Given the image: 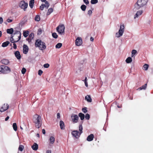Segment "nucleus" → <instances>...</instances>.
<instances>
[{
	"instance_id": "34",
	"label": "nucleus",
	"mask_w": 153,
	"mask_h": 153,
	"mask_svg": "<svg viewBox=\"0 0 153 153\" xmlns=\"http://www.w3.org/2000/svg\"><path fill=\"white\" fill-rule=\"evenodd\" d=\"M29 34V32L28 31H24L23 33V36L25 37H26Z\"/></svg>"
},
{
	"instance_id": "23",
	"label": "nucleus",
	"mask_w": 153,
	"mask_h": 153,
	"mask_svg": "<svg viewBox=\"0 0 153 153\" xmlns=\"http://www.w3.org/2000/svg\"><path fill=\"white\" fill-rule=\"evenodd\" d=\"M85 99L88 102H91L92 101L91 99L90 96L89 95H87L85 97Z\"/></svg>"
},
{
	"instance_id": "28",
	"label": "nucleus",
	"mask_w": 153,
	"mask_h": 153,
	"mask_svg": "<svg viewBox=\"0 0 153 153\" xmlns=\"http://www.w3.org/2000/svg\"><path fill=\"white\" fill-rule=\"evenodd\" d=\"M9 42L8 41H7L4 42L2 44V46L3 47H7L9 44Z\"/></svg>"
},
{
	"instance_id": "58",
	"label": "nucleus",
	"mask_w": 153,
	"mask_h": 153,
	"mask_svg": "<svg viewBox=\"0 0 153 153\" xmlns=\"http://www.w3.org/2000/svg\"><path fill=\"white\" fill-rule=\"evenodd\" d=\"M9 116H7V117L5 119V120L6 121H7V120H8V119H9Z\"/></svg>"
},
{
	"instance_id": "56",
	"label": "nucleus",
	"mask_w": 153,
	"mask_h": 153,
	"mask_svg": "<svg viewBox=\"0 0 153 153\" xmlns=\"http://www.w3.org/2000/svg\"><path fill=\"white\" fill-rule=\"evenodd\" d=\"M42 132L43 134H45V131L44 129H43L42 130Z\"/></svg>"
},
{
	"instance_id": "13",
	"label": "nucleus",
	"mask_w": 153,
	"mask_h": 153,
	"mask_svg": "<svg viewBox=\"0 0 153 153\" xmlns=\"http://www.w3.org/2000/svg\"><path fill=\"white\" fill-rule=\"evenodd\" d=\"M23 52L24 54H27L28 51V46L26 45H24L23 47Z\"/></svg>"
},
{
	"instance_id": "18",
	"label": "nucleus",
	"mask_w": 153,
	"mask_h": 153,
	"mask_svg": "<svg viewBox=\"0 0 153 153\" xmlns=\"http://www.w3.org/2000/svg\"><path fill=\"white\" fill-rule=\"evenodd\" d=\"M143 13V11L142 10H139L136 13L134 17V18L135 19L138 17V16L140 15Z\"/></svg>"
},
{
	"instance_id": "27",
	"label": "nucleus",
	"mask_w": 153,
	"mask_h": 153,
	"mask_svg": "<svg viewBox=\"0 0 153 153\" xmlns=\"http://www.w3.org/2000/svg\"><path fill=\"white\" fill-rule=\"evenodd\" d=\"M53 11V9L52 8H51L48 10V12L47 13V15H49Z\"/></svg>"
},
{
	"instance_id": "52",
	"label": "nucleus",
	"mask_w": 153,
	"mask_h": 153,
	"mask_svg": "<svg viewBox=\"0 0 153 153\" xmlns=\"http://www.w3.org/2000/svg\"><path fill=\"white\" fill-rule=\"evenodd\" d=\"M3 22V19L2 17H0V24H1Z\"/></svg>"
},
{
	"instance_id": "3",
	"label": "nucleus",
	"mask_w": 153,
	"mask_h": 153,
	"mask_svg": "<svg viewBox=\"0 0 153 153\" xmlns=\"http://www.w3.org/2000/svg\"><path fill=\"white\" fill-rule=\"evenodd\" d=\"M148 0H138L137 2L134 5V8L136 9H138L146 5Z\"/></svg>"
},
{
	"instance_id": "25",
	"label": "nucleus",
	"mask_w": 153,
	"mask_h": 153,
	"mask_svg": "<svg viewBox=\"0 0 153 153\" xmlns=\"http://www.w3.org/2000/svg\"><path fill=\"white\" fill-rule=\"evenodd\" d=\"M13 32V28L8 29L7 30V33L10 34H12Z\"/></svg>"
},
{
	"instance_id": "31",
	"label": "nucleus",
	"mask_w": 153,
	"mask_h": 153,
	"mask_svg": "<svg viewBox=\"0 0 153 153\" xmlns=\"http://www.w3.org/2000/svg\"><path fill=\"white\" fill-rule=\"evenodd\" d=\"M147 87V84H145L144 85L142 86L141 87L138 88V89L140 90H142L143 89L145 90L146 89Z\"/></svg>"
},
{
	"instance_id": "35",
	"label": "nucleus",
	"mask_w": 153,
	"mask_h": 153,
	"mask_svg": "<svg viewBox=\"0 0 153 153\" xmlns=\"http://www.w3.org/2000/svg\"><path fill=\"white\" fill-rule=\"evenodd\" d=\"M82 81H83L85 83V85L86 87H88V84L87 82V78L86 77H85V79L82 80Z\"/></svg>"
},
{
	"instance_id": "7",
	"label": "nucleus",
	"mask_w": 153,
	"mask_h": 153,
	"mask_svg": "<svg viewBox=\"0 0 153 153\" xmlns=\"http://www.w3.org/2000/svg\"><path fill=\"white\" fill-rule=\"evenodd\" d=\"M65 27L63 24L60 25L56 28L57 31L59 34H62L64 33Z\"/></svg>"
},
{
	"instance_id": "16",
	"label": "nucleus",
	"mask_w": 153,
	"mask_h": 153,
	"mask_svg": "<svg viewBox=\"0 0 153 153\" xmlns=\"http://www.w3.org/2000/svg\"><path fill=\"white\" fill-rule=\"evenodd\" d=\"M32 149L35 151L37 150L38 148V145L36 143H34L31 146Z\"/></svg>"
},
{
	"instance_id": "41",
	"label": "nucleus",
	"mask_w": 153,
	"mask_h": 153,
	"mask_svg": "<svg viewBox=\"0 0 153 153\" xmlns=\"http://www.w3.org/2000/svg\"><path fill=\"white\" fill-rule=\"evenodd\" d=\"M98 2V0H91V2L92 4H95Z\"/></svg>"
},
{
	"instance_id": "38",
	"label": "nucleus",
	"mask_w": 153,
	"mask_h": 153,
	"mask_svg": "<svg viewBox=\"0 0 153 153\" xmlns=\"http://www.w3.org/2000/svg\"><path fill=\"white\" fill-rule=\"evenodd\" d=\"M35 20L36 21H39L40 20V18L39 16L36 15L35 18Z\"/></svg>"
},
{
	"instance_id": "64",
	"label": "nucleus",
	"mask_w": 153,
	"mask_h": 153,
	"mask_svg": "<svg viewBox=\"0 0 153 153\" xmlns=\"http://www.w3.org/2000/svg\"><path fill=\"white\" fill-rule=\"evenodd\" d=\"M117 107H118V108H120V107H119V106H117Z\"/></svg>"
},
{
	"instance_id": "53",
	"label": "nucleus",
	"mask_w": 153,
	"mask_h": 153,
	"mask_svg": "<svg viewBox=\"0 0 153 153\" xmlns=\"http://www.w3.org/2000/svg\"><path fill=\"white\" fill-rule=\"evenodd\" d=\"M2 65L0 66V72L1 73H2Z\"/></svg>"
},
{
	"instance_id": "36",
	"label": "nucleus",
	"mask_w": 153,
	"mask_h": 153,
	"mask_svg": "<svg viewBox=\"0 0 153 153\" xmlns=\"http://www.w3.org/2000/svg\"><path fill=\"white\" fill-rule=\"evenodd\" d=\"M24 149V146L22 145H20L18 148V149L19 151L21 152Z\"/></svg>"
},
{
	"instance_id": "42",
	"label": "nucleus",
	"mask_w": 153,
	"mask_h": 153,
	"mask_svg": "<svg viewBox=\"0 0 153 153\" xmlns=\"http://www.w3.org/2000/svg\"><path fill=\"white\" fill-rule=\"evenodd\" d=\"M82 111L85 113H86L87 111V108L86 107H85L82 108Z\"/></svg>"
},
{
	"instance_id": "60",
	"label": "nucleus",
	"mask_w": 153,
	"mask_h": 153,
	"mask_svg": "<svg viewBox=\"0 0 153 153\" xmlns=\"http://www.w3.org/2000/svg\"><path fill=\"white\" fill-rule=\"evenodd\" d=\"M2 35V32L1 31H0V37Z\"/></svg>"
},
{
	"instance_id": "33",
	"label": "nucleus",
	"mask_w": 153,
	"mask_h": 153,
	"mask_svg": "<svg viewBox=\"0 0 153 153\" xmlns=\"http://www.w3.org/2000/svg\"><path fill=\"white\" fill-rule=\"evenodd\" d=\"M62 44L61 43H57L55 47L56 48H59L62 46Z\"/></svg>"
},
{
	"instance_id": "43",
	"label": "nucleus",
	"mask_w": 153,
	"mask_h": 153,
	"mask_svg": "<svg viewBox=\"0 0 153 153\" xmlns=\"http://www.w3.org/2000/svg\"><path fill=\"white\" fill-rule=\"evenodd\" d=\"M21 71H22V73L23 74H25L26 71V69L24 68H23L22 69Z\"/></svg>"
},
{
	"instance_id": "9",
	"label": "nucleus",
	"mask_w": 153,
	"mask_h": 153,
	"mask_svg": "<svg viewBox=\"0 0 153 153\" xmlns=\"http://www.w3.org/2000/svg\"><path fill=\"white\" fill-rule=\"evenodd\" d=\"M11 72L10 68L7 66L2 65V74H7Z\"/></svg>"
},
{
	"instance_id": "51",
	"label": "nucleus",
	"mask_w": 153,
	"mask_h": 153,
	"mask_svg": "<svg viewBox=\"0 0 153 153\" xmlns=\"http://www.w3.org/2000/svg\"><path fill=\"white\" fill-rule=\"evenodd\" d=\"M13 21V20L10 19H7V22L8 23H10Z\"/></svg>"
},
{
	"instance_id": "50",
	"label": "nucleus",
	"mask_w": 153,
	"mask_h": 153,
	"mask_svg": "<svg viewBox=\"0 0 153 153\" xmlns=\"http://www.w3.org/2000/svg\"><path fill=\"white\" fill-rule=\"evenodd\" d=\"M42 33V30L41 29H39L38 31V34L40 35Z\"/></svg>"
},
{
	"instance_id": "48",
	"label": "nucleus",
	"mask_w": 153,
	"mask_h": 153,
	"mask_svg": "<svg viewBox=\"0 0 153 153\" xmlns=\"http://www.w3.org/2000/svg\"><path fill=\"white\" fill-rule=\"evenodd\" d=\"M42 73H43V72L41 70H39L38 74L39 75H40V76L41 75H42Z\"/></svg>"
},
{
	"instance_id": "2",
	"label": "nucleus",
	"mask_w": 153,
	"mask_h": 153,
	"mask_svg": "<svg viewBox=\"0 0 153 153\" xmlns=\"http://www.w3.org/2000/svg\"><path fill=\"white\" fill-rule=\"evenodd\" d=\"M35 47H37L41 51H43L46 48V45L45 43L40 39H37L36 40L35 43Z\"/></svg>"
},
{
	"instance_id": "37",
	"label": "nucleus",
	"mask_w": 153,
	"mask_h": 153,
	"mask_svg": "<svg viewBox=\"0 0 153 153\" xmlns=\"http://www.w3.org/2000/svg\"><path fill=\"white\" fill-rule=\"evenodd\" d=\"M86 6L85 5H82L81 6V8L82 11H84L86 9Z\"/></svg>"
},
{
	"instance_id": "26",
	"label": "nucleus",
	"mask_w": 153,
	"mask_h": 153,
	"mask_svg": "<svg viewBox=\"0 0 153 153\" xmlns=\"http://www.w3.org/2000/svg\"><path fill=\"white\" fill-rule=\"evenodd\" d=\"M79 116L81 120H83L85 118L84 114L82 113H80L79 114Z\"/></svg>"
},
{
	"instance_id": "29",
	"label": "nucleus",
	"mask_w": 153,
	"mask_h": 153,
	"mask_svg": "<svg viewBox=\"0 0 153 153\" xmlns=\"http://www.w3.org/2000/svg\"><path fill=\"white\" fill-rule=\"evenodd\" d=\"M43 5L45 8L48 9L49 6L50 4L47 1H46L45 4H43Z\"/></svg>"
},
{
	"instance_id": "1",
	"label": "nucleus",
	"mask_w": 153,
	"mask_h": 153,
	"mask_svg": "<svg viewBox=\"0 0 153 153\" xmlns=\"http://www.w3.org/2000/svg\"><path fill=\"white\" fill-rule=\"evenodd\" d=\"M33 122L35 123L36 127L39 128L42 125L41 117L38 114L34 115L33 119Z\"/></svg>"
},
{
	"instance_id": "21",
	"label": "nucleus",
	"mask_w": 153,
	"mask_h": 153,
	"mask_svg": "<svg viewBox=\"0 0 153 153\" xmlns=\"http://www.w3.org/2000/svg\"><path fill=\"white\" fill-rule=\"evenodd\" d=\"M34 3V0H30L29 2V5L30 7L33 8Z\"/></svg>"
},
{
	"instance_id": "57",
	"label": "nucleus",
	"mask_w": 153,
	"mask_h": 153,
	"mask_svg": "<svg viewBox=\"0 0 153 153\" xmlns=\"http://www.w3.org/2000/svg\"><path fill=\"white\" fill-rule=\"evenodd\" d=\"M46 153H51V151L50 150H48L46 151Z\"/></svg>"
},
{
	"instance_id": "63",
	"label": "nucleus",
	"mask_w": 153,
	"mask_h": 153,
	"mask_svg": "<svg viewBox=\"0 0 153 153\" xmlns=\"http://www.w3.org/2000/svg\"><path fill=\"white\" fill-rule=\"evenodd\" d=\"M20 128L22 129V130H23V128L21 127H20Z\"/></svg>"
},
{
	"instance_id": "45",
	"label": "nucleus",
	"mask_w": 153,
	"mask_h": 153,
	"mask_svg": "<svg viewBox=\"0 0 153 153\" xmlns=\"http://www.w3.org/2000/svg\"><path fill=\"white\" fill-rule=\"evenodd\" d=\"M85 118L87 120H89L90 118V115L88 114H86L85 116Z\"/></svg>"
},
{
	"instance_id": "39",
	"label": "nucleus",
	"mask_w": 153,
	"mask_h": 153,
	"mask_svg": "<svg viewBox=\"0 0 153 153\" xmlns=\"http://www.w3.org/2000/svg\"><path fill=\"white\" fill-rule=\"evenodd\" d=\"M144 70H147L149 67V65L147 64H145L143 66Z\"/></svg>"
},
{
	"instance_id": "19",
	"label": "nucleus",
	"mask_w": 153,
	"mask_h": 153,
	"mask_svg": "<svg viewBox=\"0 0 153 153\" xmlns=\"http://www.w3.org/2000/svg\"><path fill=\"white\" fill-rule=\"evenodd\" d=\"M59 125L61 129L64 130L65 129V124L61 120L60 121Z\"/></svg>"
},
{
	"instance_id": "6",
	"label": "nucleus",
	"mask_w": 153,
	"mask_h": 153,
	"mask_svg": "<svg viewBox=\"0 0 153 153\" xmlns=\"http://www.w3.org/2000/svg\"><path fill=\"white\" fill-rule=\"evenodd\" d=\"M15 35H17V36L18 38V39L17 40H14V39L13 38V36H12L10 38V41L12 43H15L18 42L19 40L21 38V34L20 31H15L14 33Z\"/></svg>"
},
{
	"instance_id": "40",
	"label": "nucleus",
	"mask_w": 153,
	"mask_h": 153,
	"mask_svg": "<svg viewBox=\"0 0 153 153\" xmlns=\"http://www.w3.org/2000/svg\"><path fill=\"white\" fill-rule=\"evenodd\" d=\"M52 36L55 39H56L58 37V35L56 33H52Z\"/></svg>"
},
{
	"instance_id": "4",
	"label": "nucleus",
	"mask_w": 153,
	"mask_h": 153,
	"mask_svg": "<svg viewBox=\"0 0 153 153\" xmlns=\"http://www.w3.org/2000/svg\"><path fill=\"white\" fill-rule=\"evenodd\" d=\"M82 125H79V132L77 130H74L72 132V135L76 138H79L80 134L82 132Z\"/></svg>"
},
{
	"instance_id": "32",
	"label": "nucleus",
	"mask_w": 153,
	"mask_h": 153,
	"mask_svg": "<svg viewBox=\"0 0 153 153\" xmlns=\"http://www.w3.org/2000/svg\"><path fill=\"white\" fill-rule=\"evenodd\" d=\"M137 51L135 50H133L131 51V57H133L137 53Z\"/></svg>"
},
{
	"instance_id": "22",
	"label": "nucleus",
	"mask_w": 153,
	"mask_h": 153,
	"mask_svg": "<svg viewBox=\"0 0 153 153\" xmlns=\"http://www.w3.org/2000/svg\"><path fill=\"white\" fill-rule=\"evenodd\" d=\"M34 36V34L33 33H31L29 36V38L28 39V41L30 42L31 40L33 38Z\"/></svg>"
},
{
	"instance_id": "10",
	"label": "nucleus",
	"mask_w": 153,
	"mask_h": 153,
	"mask_svg": "<svg viewBox=\"0 0 153 153\" xmlns=\"http://www.w3.org/2000/svg\"><path fill=\"white\" fill-rule=\"evenodd\" d=\"M71 117L72 121L74 123H77L78 122L79 117L77 115L72 114L71 115Z\"/></svg>"
},
{
	"instance_id": "61",
	"label": "nucleus",
	"mask_w": 153,
	"mask_h": 153,
	"mask_svg": "<svg viewBox=\"0 0 153 153\" xmlns=\"http://www.w3.org/2000/svg\"><path fill=\"white\" fill-rule=\"evenodd\" d=\"M46 0H41V1L42 2H45Z\"/></svg>"
},
{
	"instance_id": "59",
	"label": "nucleus",
	"mask_w": 153,
	"mask_h": 153,
	"mask_svg": "<svg viewBox=\"0 0 153 153\" xmlns=\"http://www.w3.org/2000/svg\"><path fill=\"white\" fill-rule=\"evenodd\" d=\"M90 39L91 41L93 42L94 40V39L93 37H91L90 38Z\"/></svg>"
},
{
	"instance_id": "12",
	"label": "nucleus",
	"mask_w": 153,
	"mask_h": 153,
	"mask_svg": "<svg viewBox=\"0 0 153 153\" xmlns=\"http://www.w3.org/2000/svg\"><path fill=\"white\" fill-rule=\"evenodd\" d=\"M9 107V105L7 104H4L0 109V111L1 112H3L6 110Z\"/></svg>"
},
{
	"instance_id": "54",
	"label": "nucleus",
	"mask_w": 153,
	"mask_h": 153,
	"mask_svg": "<svg viewBox=\"0 0 153 153\" xmlns=\"http://www.w3.org/2000/svg\"><path fill=\"white\" fill-rule=\"evenodd\" d=\"M13 48L14 49H16L17 48L16 45L14 43L13 44Z\"/></svg>"
},
{
	"instance_id": "15",
	"label": "nucleus",
	"mask_w": 153,
	"mask_h": 153,
	"mask_svg": "<svg viewBox=\"0 0 153 153\" xmlns=\"http://www.w3.org/2000/svg\"><path fill=\"white\" fill-rule=\"evenodd\" d=\"M94 137V134H91L88 136L87 138V140L88 141H91L93 140Z\"/></svg>"
},
{
	"instance_id": "47",
	"label": "nucleus",
	"mask_w": 153,
	"mask_h": 153,
	"mask_svg": "<svg viewBox=\"0 0 153 153\" xmlns=\"http://www.w3.org/2000/svg\"><path fill=\"white\" fill-rule=\"evenodd\" d=\"M45 7L43 5V4H42L40 7V9L41 10H43L44 9V8Z\"/></svg>"
},
{
	"instance_id": "46",
	"label": "nucleus",
	"mask_w": 153,
	"mask_h": 153,
	"mask_svg": "<svg viewBox=\"0 0 153 153\" xmlns=\"http://www.w3.org/2000/svg\"><path fill=\"white\" fill-rule=\"evenodd\" d=\"M49 64L48 63L45 64L43 65L44 67L45 68H46L49 67Z\"/></svg>"
},
{
	"instance_id": "24",
	"label": "nucleus",
	"mask_w": 153,
	"mask_h": 153,
	"mask_svg": "<svg viewBox=\"0 0 153 153\" xmlns=\"http://www.w3.org/2000/svg\"><path fill=\"white\" fill-rule=\"evenodd\" d=\"M132 61V59L131 57H129L127 58L126 60V62L127 63H129L131 62Z\"/></svg>"
},
{
	"instance_id": "14",
	"label": "nucleus",
	"mask_w": 153,
	"mask_h": 153,
	"mask_svg": "<svg viewBox=\"0 0 153 153\" xmlns=\"http://www.w3.org/2000/svg\"><path fill=\"white\" fill-rule=\"evenodd\" d=\"M1 62L3 64L6 65H8L10 63L9 60L6 59H2L1 61Z\"/></svg>"
},
{
	"instance_id": "20",
	"label": "nucleus",
	"mask_w": 153,
	"mask_h": 153,
	"mask_svg": "<svg viewBox=\"0 0 153 153\" xmlns=\"http://www.w3.org/2000/svg\"><path fill=\"white\" fill-rule=\"evenodd\" d=\"M50 142L51 144H53L55 142V139L54 137L51 136L49 139Z\"/></svg>"
},
{
	"instance_id": "5",
	"label": "nucleus",
	"mask_w": 153,
	"mask_h": 153,
	"mask_svg": "<svg viewBox=\"0 0 153 153\" xmlns=\"http://www.w3.org/2000/svg\"><path fill=\"white\" fill-rule=\"evenodd\" d=\"M125 26L124 24L120 25V29L118 32L116 34V36L119 38L122 36L124 31Z\"/></svg>"
},
{
	"instance_id": "11",
	"label": "nucleus",
	"mask_w": 153,
	"mask_h": 153,
	"mask_svg": "<svg viewBox=\"0 0 153 153\" xmlns=\"http://www.w3.org/2000/svg\"><path fill=\"white\" fill-rule=\"evenodd\" d=\"M75 45L77 46H80L82 44V39L81 37H77L75 41Z\"/></svg>"
},
{
	"instance_id": "17",
	"label": "nucleus",
	"mask_w": 153,
	"mask_h": 153,
	"mask_svg": "<svg viewBox=\"0 0 153 153\" xmlns=\"http://www.w3.org/2000/svg\"><path fill=\"white\" fill-rule=\"evenodd\" d=\"M15 55L17 59H21V55L19 52L18 51H17L15 53Z\"/></svg>"
},
{
	"instance_id": "44",
	"label": "nucleus",
	"mask_w": 153,
	"mask_h": 153,
	"mask_svg": "<svg viewBox=\"0 0 153 153\" xmlns=\"http://www.w3.org/2000/svg\"><path fill=\"white\" fill-rule=\"evenodd\" d=\"M92 13V10H88V14L89 16H91V15Z\"/></svg>"
},
{
	"instance_id": "62",
	"label": "nucleus",
	"mask_w": 153,
	"mask_h": 153,
	"mask_svg": "<svg viewBox=\"0 0 153 153\" xmlns=\"http://www.w3.org/2000/svg\"><path fill=\"white\" fill-rule=\"evenodd\" d=\"M37 136L38 137H39V134H37Z\"/></svg>"
},
{
	"instance_id": "30",
	"label": "nucleus",
	"mask_w": 153,
	"mask_h": 153,
	"mask_svg": "<svg viewBox=\"0 0 153 153\" xmlns=\"http://www.w3.org/2000/svg\"><path fill=\"white\" fill-rule=\"evenodd\" d=\"M13 127L14 130L16 131L17 129V127L16 123H14L13 124Z\"/></svg>"
},
{
	"instance_id": "8",
	"label": "nucleus",
	"mask_w": 153,
	"mask_h": 153,
	"mask_svg": "<svg viewBox=\"0 0 153 153\" xmlns=\"http://www.w3.org/2000/svg\"><path fill=\"white\" fill-rule=\"evenodd\" d=\"M19 6L22 9L24 10V11H26L28 6V4L24 1H22L20 2Z\"/></svg>"
},
{
	"instance_id": "49",
	"label": "nucleus",
	"mask_w": 153,
	"mask_h": 153,
	"mask_svg": "<svg viewBox=\"0 0 153 153\" xmlns=\"http://www.w3.org/2000/svg\"><path fill=\"white\" fill-rule=\"evenodd\" d=\"M83 1L86 4H88L89 3V2L88 0H83Z\"/></svg>"
},
{
	"instance_id": "55",
	"label": "nucleus",
	"mask_w": 153,
	"mask_h": 153,
	"mask_svg": "<svg viewBox=\"0 0 153 153\" xmlns=\"http://www.w3.org/2000/svg\"><path fill=\"white\" fill-rule=\"evenodd\" d=\"M57 117L58 118H60V114L59 113H58L57 114Z\"/></svg>"
}]
</instances>
